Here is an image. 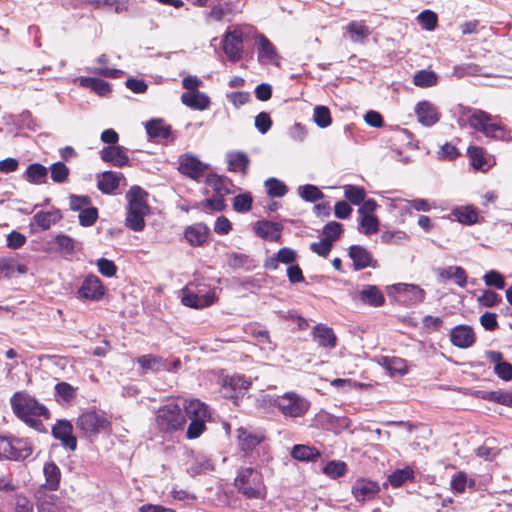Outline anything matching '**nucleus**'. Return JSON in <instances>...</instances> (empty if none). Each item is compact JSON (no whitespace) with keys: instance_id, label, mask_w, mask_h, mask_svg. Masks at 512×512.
I'll use <instances>...</instances> for the list:
<instances>
[{"instance_id":"obj_55","label":"nucleus","mask_w":512,"mask_h":512,"mask_svg":"<svg viewBox=\"0 0 512 512\" xmlns=\"http://www.w3.org/2000/svg\"><path fill=\"white\" fill-rule=\"evenodd\" d=\"M343 233V225L337 221H329L322 228L323 238L331 243L337 241Z\"/></svg>"},{"instance_id":"obj_7","label":"nucleus","mask_w":512,"mask_h":512,"mask_svg":"<svg viewBox=\"0 0 512 512\" xmlns=\"http://www.w3.org/2000/svg\"><path fill=\"white\" fill-rule=\"evenodd\" d=\"M234 486L247 499L260 498L262 475L252 467L241 468L234 480Z\"/></svg>"},{"instance_id":"obj_49","label":"nucleus","mask_w":512,"mask_h":512,"mask_svg":"<svg viewBox=\"0 0 512 512\" xmlns=\"http://www.w3.org/2000/svg\"><path fill=\"white\" fill-rule=\"evenodd\" d=\"M251 386V382L244 375H233L224 380V388H230L235 393L242 394Z\"/></svg>"},{"instance_id":"obj_41","label":"nucleus","mask_w":512,"mask_h":512,"mask_svg":"<svg viewBox=\"0 0 512 512\" xmlns=\"http://www.w3.org/2000/svg\"><path fill=\"white\" fill-rule=\"evenodd\" d=\"M237 432L240 448L245 453L251 452L263 441V436L254 434L243 427L239 428Z\"/></svg>"},{"instance_id":"obj_3","label":"nucleus","mask_w":512,"mask_h":512,"mask_svg":"<svg viewBox=\"0 0 512 512\" xmlns=\"http://www.w3.org/2000/svg\"><path fill=\"white\" fill-rule=\"evenodd\" d=\"M271 406L277 408L285 419L304 417L311 407L309 400L296 392H285L269 400Z\"/></svg>"},{"instance_id":"obj_26","label":"nucleus","mask_w":512,"mask_h":512,"mask_svg":"<svg viewBox=\"0 0 512 512\" xmlns=\"http://www.w3.org/2000/svg\"><path fill=\"white\" fill-rule=\"evenodd\" d=\"M312 337L320 347L333 349L336 346L337 337L333 329L325 324L319 323L315 325L312 331Z\"/></svg>"},{"instance_id":"obj_34","label":"nucleus","mask_w":512,"mask_h":512,"mask_svg":"<svg viewBox=\"0 0 512 512\" xmlns=\"http://www.w3.org/2000/svg\"><path fill=\"white\" fill-rule=\"evenodd\" d=\"M436 273L439 278L453 280L461 288L467 285V273L461 266L439 267L436 269Z\"/></svg>"},{"instance_id":"obj_62","label":"nucleus","mask_w":512,"mask_h":512,"mask_svg":"<svg viewBox=\"0 0 512 512\" xmlns=\"http://www.w3.org/2000/svg\"><path fill=\"white\" fill-rule=\"evenodd\" d=\"M483 281L486 286L494 287L496 289H504L505 288V278L504 276L497 270H490L486 272L483 276Z\"/></svg>"},{"instance_id":"obj_17","label":"nucleus","mask_w":512,"mask_h":512,"mask_svg":"<svg viewBox=\"0 0 512 512\" xmlns=\"http://www.w3.org/2000/svg\"><path fill=\"white\" fill-rule=\"evenodd\" d=\"M415 114L419 123L426 127H431L440 120V113L437 107L427 100L420 101L416 104Z\"/></svg>"},{"instance_id":"obj_20","label":"nucleus","mask_w":512,"mask_h":512,"mask_svg":"<svg viewBox=\"0 0 512 512\" xmlns=\"http://www.w3.org/2000/svg\"><path fill=\"white\" fill-rule=\"evenodd\" d=\"M451 343L462 349L471 347L475 342V333L468 325H457L450 331Z\"/></svg>"},{"instance_id":"obj_9","label":"nucleus","mask_w":512,"mask_h":512,"mask_svg":"<svg viewBox=\"0 0 512 512\" xmlns=\"http://www.w3.org/2000/svg\"><path fill=\"white\" fill-rule=\"evenodd\" d=\"M106 288L102 280L90 273L84 277L76 291V297L82 301L99 302L105 295Z\"/></svg>"},{"instance_id":"obj_32","label":"nucleus","mask_w":512,"mask_h":512,"mask_svg":"<svg viewBox=\"0 0 512 512\" xmlns=\"http://www.w3.org/2000/svg\"><path fill=\"white\" fill-rule=\"evenodd\" d=\"M33 447L28 439L11 436L10 460L24 461L32 455Z\"/></svg>"},{"instance_id":"obj_30","label":"nucleus","mask_w":512,"mask_h":512,"mask_svg":"<svg viewBox=\"0 0 512 512\" xmlns=\"http://www.w3.org/2000/svg\"><path fill=\"white\" fill-rule=\"evenodd\" d=\"M359 300L371 307H381L385 304V297L378 286L364 285L358 294Z\"/></svg>"},{"instance_id":"obj_43","label":"nucleus","mask_w":512,"mask_h":512,"mask_svg":"<svg viewBox=\"0 0 512 512\" xmlns=\"http://www.w3.org/2000/svg\"><path fill=\"white\" fill-rule=\"evenodd\" d=\"M228 182L230 183L231 180L227 176L219 175L217 173H209L205 180V183L214 190V194H220L223 196L231 193L230 189L226 185Z\"/></svg>"},{"instance_id":"obj_5","label":"nucleus","mask_w":512,"mask_h":512,"mask_svg":"<svg viewBox=\"0 0 512 512\" xmlns=\"http://www.w3.org/2000/svg\"><path fill=\"white\" fill-rule=\"evenodd\" d=\"M186 420L190 419L186 437L197 439L206 429V421L210 418L208 406L199 399L184 400Z\"/></svg>"},{"instance_id":"obj_46","label":"nucleus","mask_w":512,"mask_h":512,"mask_svg":"<svg viewBox=\"0 0 512 512\" xmlns=\"http://www.w3.org/2000/svg\"><path fill=\"white\" fill-rule=\"evenodd\" d=\"M299 196L306 202L315 203L324 198V193L313 184H305L298 187Z\"/></svg>"},{"instance_id":"obj_8","label":"nucleus","mask_w":512,"mask_h":512,"mask_svg":"<svg viewBox=\"0 0 512 512\" xmlns=\"http://www.w3.org/2000/svg\"><path fill=\"white\" fill-rule=\"evenodd\" d=\"M110 425L109 421L96 411L82 413L76 419V427L83 433L84 437L97 436Z\"/></svg>"},{"instance_id":"obj_33","label":"nucleus","mask_w":512,"mask_h":512,"mask_svg":"<svg viewBox=\"0 0 512 512\" xmlns=\"http://www.w3.org/2000/svg\"><path fill=\"white\" fill-rule=\"evenodd\" d=\"M291 457L299 462H316L321 458V452L316 447L306 444H295L290 452Z\"/></svg>"},{"instance_id":"obj_61","label":"nucleus","mask_w":512,"mask_h":512,"mask_svg":"<svg viewBox=\"0 0 512 512\" xmlns=\"http://www.w3.org/2000/svg\"><path fill=\"white\" fill-rule=\"evenodd\" d=\"M99 217L98 208L95 206L86 207L84 210L79 212V224L82 227H91L93 226Z\"/></svg>"},{"instance_id":"obj_57","label":"nucleus","mask_w":512,"mask_h":512,"mask_svg":"<svg viewBox=\"0 0 512 512\" xmlns=\"http://www.w3.org/2000/svg\"><path fill=\"white\" fill-rule=\"evenodd\" d=\"M253 197L249 192L241 193L233 198V209L238 213H247L252 209Z\"/></svg>"},{"instance_id":"obj_23","label":"nucleus","mask_w":512,"mask_h":512,"mask_svg":"<svg viewBox=\"0 0 512 512\" xmlns=\"http://www.w3.org/2000/svg\"><path fill=\"white\" fill-rule=\"evenodd\" d=\"M255 233L264 240L279 241L281 238L282 224L269 220H259L254 224Z\"/></svg>"},{"instance_id":"obj_42","label":"nucleus","mask_w":512,"mask_h":512,"mask_svg":"<svg viewBox=\"0 0 512 512\" xmlns=\"http://www.w3.org/2000/svg\"><path fill=\"white\" fill-rule=\"evenodd\" d=\"M467 155L473 169L483 172L488 170L489 166L485 157V151L482 147L470 145L467 148Z\"/></svg>"},{"instance_id":"obj_39","label":"nucleus","mask_w":512,"mask_h":512,"mask_svg":"<svg viewBox=\"0 0 512 512\" xmlns=\"http://www.w3.org/2000/svg\"><path fill=\"white\" fill-rule=\"evenodd\" d=\"M121 176V173L114 171H104L101 174V178H99L97 181V188L103 194H112L119 187Z\"/></svg>"},{"instance_id":"obj_29","label":"nucleus","mask_w":512,"mask_h":512,"mask_svg":"<svg viewBox=\"0 0 512 512\" xmlns=\"http://www.w3.org/2000/svg\"><path fill=\"white\" fill-rule=\"evenodd\" d=\"M451 215L462 225L472 226L479 222L477 209L472 204L454 207Z\"/></svg>"},{"instance_id":"obj_28","label":"nucleus","mask_w":512,"mask_h":512,"mask_svg":"<svg viewBox=\"0 0 512 512\" xmlns=\"http://www.w3.org/2000/svg\"><path fill=\"white\" fill-rule=\"evenodd\" d=\"M181 102L185 106L199 111L206 110L211 105L210 97L201 91L184 92L181 95Z\"/></svg>"},{"instance_id":"obj_54","label":"nucleus","mask_w":512,"mask_h":512,"mask_svg":"<svg viewBox=\"0 0 512 512\" xmlns=\"http://www.w3.org/2000/svg\"><path fill=\"white\" fill-rule=\"evenodd\" d=\"M313 121L320 128H326L331 125L332 117L327 106L317 105L313 112Z\"/></svg>"},{"instance_id":"obj_22","label":"nucleus","mask_w":512,"mask_h":512,"mask_svg":"<svg viewBox=\"0 0 512 512\" xmlns=\"http://www.w3.org/2000/svg\"><path fill=\"white\" fill-rule=\"evenodd\" d=\"M485 356L494 364V373L504 381L512 380V364L504 361L500 351L487 350Z\"/></svg>"},{"instance_id":"obj_6","label":"nucleus","mask_w":512,"mask_h":512,"mask_svg":"<svg viewBox=\"0 0 512 512\" xmlns=\"http://www.w3.org/2000/svg\"><path fill=\"white\" fill-rule=\"evenodd\" d=\"M10 405L13 413L20 420L29 416H43L46 419L50 418L48 408L27 391L15 392L10 398Z\"/></svg>"},{"instance_id":"obj_37","label":"nucleus","mask_w":512,"mask_h":512,"mask_svg":"<svg viewBox=\"0 0 512 512\" xmlns=\"http://www.w3.org/2000/svg\"><path fill=\"white\" fill-rule=\"evenodd\" d=\"M43 473L45 476L44 487L50 491H56L60 487L61 470L53 461L44 464Z\"/></svg>"},{"instance_id":"obj_16","label":"nucleus","mask_w":512,"mask_h":512,"mask_svg":"<svg viewBox=\"0 0 512 512\" xmlns=\"http://www.w3.org/2000/svg\"><path fill=\"white\" fill-rule=\"evenodd\" d=\"M257 44V57L260 64L271 63L273 65H279V54L273 43L262 33H257L255 36Z\"/></svg>"},{"instance_id":"obj_18","label":"nucleus","mask_w":512,"mask_h":512,"mask_svg":"<svg viewBox=\"0 0 512 512\" xmlns=\"http://www.w3.org/2000/svg\"><path fill=\"white\" fill-rule=\"evenodd\" d=\"M217 296L215 290H208L206 293H186L182 297V304L194 309L209 307L216 302Z\"/></svg>"},{"instance_id":"obj_12","label":"nucleus","mask_w":512,"mask_h":512,"mask_svg":"<svg viewBox=\"0 0 512 512\" xmlns=\"http://www.w3.org/2000/svg\"><path fill=\"white\" fill-rule=\"evenodd\" d=\"M398 296V301L406 306H416L425 300L426 292L415 284L396 283L388 287Z\"/></svg>"},{"instance_id":"obj_48","label":"nucleus","mask_w":512,"mask_h":512,"mask_svg":"<svg viewBox=\"0 0 512 512\" xmlns=\"http://www.w3.org/2000/svg\"><path fill=\"white\" fill-rule=\"evenodd\" d=\"M214 469L213 463L211 459H209L205 455H199L195 457L193 463L191 464L190 468L188 469L189 473L192 476L205 474L209 471H212Z\"/></svg>"},{"instance_id":"obj_10","label":"nucleus","mask_w":512,"mask_h":512,"mask_svg":"<svg viewBox=\"0 0 512 512\" xmlns=\"http://www.w3.org/2000/svg\"><path fill=\"white\" fill-rule=\"evenodd\" d=\"M244 34L240 26H235L232 30L227 29L222 37V48L227 58L235 63L242 58V43Z\"/></svg>"},{"instance_id":"obj_53","label":"nucleus","mask_w":512,"mask_h":512,"mask_svg":"<svg viewBox=\"0 0 512 512\" xmlns=\"http://www.w3.org/2000/svg\"><path fill=\"white\" fill-rule=\"evenodd\" d=\"M345 198L353 205H360L366 198V191L357 185H346L344 189Z\"/></svg>"},{"instance_id":"obj_24","label":"nucleus","mask_w":512,"mask_h":512,"mask_svg":"<svg viewBox=\"0 0 512 512\" xmlns=\"http://www.w3.org/2000/svg\"><path fill=\"white\" fill-rule=\"evenodd\" d=\"M226 162L228 164V171L230 172H241L243 174H247L250 158L244 151L240 150H231L228 151L225 155Z\"/></svg>"},{"instance_id":"obj_1","label":"nucleus","mask_w":512,"mask_h":512,"mask_svg":"<svg viewBox=\"0 0 512 512\" xmlns=\"http://www.w3.org/2000/svg\"><path fill=\"white\" fill-rule=\"evenodd\" d=\"M148 196V192L138 185L131 186L126 194L128 203L125 225L134 232H141L145 228V216L151 212L147 203Z\"/></svg>"},{"instance_id":"obj_40","label":"nucleus","mask_w":512,"mask_h":512,"mask_svg":"<svg viewBox=\"0 0 512 512\" xmlns=\"http://www.w3.org/2000/svg\"><path fill=\"white\" fill-rule=\"evenodd\" d=\"M227 257L228 266L234 270L244 269L251 271L257 266V262L247 254L232 252Z\"/></svg>"},{"instance_id":"obj_15","label":"nucleus","mask_w":512,"mask_h":512,"mask_svg":"<svg viewBox=\"0 0 512 512\" xmlns=\"http://www.w3.org/2000/svg\"><path fill=\"white\" fill-rule=\"evenodd\" d=\"M381 488L378 482L358 478L351 487V493L357 502H366L376 497Z\"/></svg>"},{"instance_id":"obj_51","label":"nucleus","mask_w":512,"mask_h":512,"mask_svg":"<svg viewBox=\"0 0 512 512\" xmlns=\"http://www.w3.org/2000/svg\"><path fill=\"white\" fill-rule=\"evenodd\" d=\"M48 169L51 172V179L54 183L62 184L68 180L70 169L64 162L57 161L52 163Z\"/></svg>"},{"instance_id":"obj_44","label":"nucleus","mask_w":512,"mask_h":512,"mask_svg":"<svg viewBox=\"0 0 512 512\" xmlns=\"http://www.w3.org/2000/svg\"><path fill=\"white\" fill-rule=\"evenodd\" d=\"M438 81V75L432 70H419L413 77V83L420 88H429L435 86Z\"/></svg>"},{"instance_id":"obj_63","label":"nucleus","mask_w":512,"mask_h":512,"mask_svg":"<svg viewBox=\"0 0 512 512\" xmlns=\"http://www.w3.org/2000/svg\"><path fill=\"white\" fill-rule=\"evenodd\" d=\"M501 300V296L490 289L483 290L482 294L477 298L479 305L487 308L494 307L500 303Z\"/></svg>"},{"instance_id":"obj_11","label":"nucleus","mask_w":512,"mask_h":512,"mask_svg":"<svg viewBox=\"0 0 512 512\" xmlns=\"http://www.w3.org/2000/svg\"><path fill=\"white\" fill-rule=\"evenodd\" d=\"M74 427L67 419H57L51 428V435L58 440L62 447L70 452L77 449V437L73 433Z\"/></svg>"},{"instance_id":"obj_47","label":"nucleus","mask_w":512,"mask_h":512,"mask_svg":"<svg viewBox=\"0 0 512 512\" xmlns=\"http://www.w3.org/2000/svg\"><path fill=\"white\" fill-rule=\"evenodd\" d=\"M414 478V471L406 466L402 469H396L394 470L389 476H388V482L391 486L398 488L402 486L406 481L411 480Z\"/></svg>"},{"instance_id":"obj_21","label":"nucleus","mask_w":512,"mask_h":512,"mask_svg":"<svg viewBox=\"0 0 512 512\" xmlns=\"http://www.w3.org/2000/svg\"><path fill=\"white\" fill-rule=\"evenodd\" d=\"M210 235V229L205 223H196L188 226L184 231V238L193 247L204 246Z\"/></svg>"},{"instance_id":"obj_27","label":"nucleus","mask_w":512,"mask_h":512,"mask_svg":"<svg viewBox=\"0 0 512 512\" xmlns=\"http://www.w3.org/2000/svg\"><path fill=\"white\" fill-rule=\"evenodd\" d=\"M62 214L59 209L52 211H39L34 214L32 222L30 223L31 231L34 232L33 226L36 225L42 231L48 230L53 224L59 222Z\"/></svg>"},{"instance_id":"obj_64","label":"nucleus","mask_w":512,"mask_h":512,"mask_svg":"<svg viewBox=\"0 0 512 512\" xmlns=\"http://www.w3.org/2000/svg\"><path fill=\"white\" fill-rule=\"evenodd\" d=\"M98 271L101 275L111 278L117 273V266L114 261L107 258H99L96 262Z\"/></svg>"},{"instance_id":"obj_19","label":"nucleus","mask_w":512,"mask_h":512,"mask_svg":"<svg viewBox=\"0 0 512 512\" xmlns=\"http://www.w3.org/2000/svg\"><path fill=\"white\" fill-rule=\"evenodd\" d=\"M126 150L127 149L121 145L106 146L101 149L100 158L115 167H124L129 163Z\"/></svg>"},{"instance_id":"obj_2","label":"nucleus","mask_w":512,"mask_h":512,"mask_svg":"<svg viewBox=\"0 0 512 512\" xmlns=\"http://www.w3.org/2000/svg\"><path fill=\"white\" fill-rule=\"evenodd\" d=\"M467 123L475 131L482 133L486 138L494 140H508L510 131L497 116L476 108H470L467 115Z\"/></svg>"},{"instance_id":"obj_56","label":"nucleus","mask_w":512,"mask_h":512,"mask_svg":"<svg viewBox=\"0 0 512 512\" xmlns=\"http://www.w3.org/2000/svg\"><path fill=\"white\" fill-rule=\"evenodd\" d=\"M55 396L57 401L69 403L76 397V389L67 382H59L55 385Z\"/></svg>"},{"instance_id":"obj_14","label":"nucleus","mask_w":512,"mask_h":512,"mask_svg":"<svg viewBox=\"0 0 512 512\" xmlns=\"http://www.w3.org/2000/svg\"><path fill=\"white\" fill-rule=\"evenodd\" d=\"M348 256L352 260L354 271H360L368 267H378V262L374 259L372 253L362 245H351L348 248Z\"/></svg>"},{"instance_id":"obj_36","label":"nucleus","mask_w":512,"mask_h":512,"mask_svg":"<svg viewBox=\"0 0 512 512\" xmlns=\"http://www.w3.org/2000/svg\"><path fill=\"white\" fill-rule=\"evenodd\" d=\"M379 364L390 376H404L408 373L406 361L400 357L382 356Z\"/></svg>"},{"instance_id":"obj_59","label":"nucleus","mask_w":512,"mask_h":512,"mask_svg":"<svg viewBox=\"0 0 512 512\" xmlns=\"http://www.w3.org/2000/svg\"><path fill=\"white\" fill-rule=\"evenodd\" d=\"M417 20L421 27L427 31L435 30L438 24V16L432 10H423L418 14Z\"/></svg>"},{"instance_id":"obj_45","label":"nucleus","mask_w":512,"mask_h":512,"mask_svg":"<svg viewBox=\"0 0 512 512\" xmlns=\"http://www.w3.org/2000/svg\"><path fill=\"white\" fill-rule=\"evenodd\" d=\"M137 363L144 370L160 371L165 368L163 359L153 354L139 356Z\"/></svg>"},{"instance_id":"obj_35","label":"nucleus","mask_w":512,"mask_h":512,"mask_svg":"<svg viewBox=\"0 0 512 512\" xmlns=\"http://www.w3.org/2000/svg\"><path fill=\"white\" fill-rule=\"evenodd\" d=\"M78 82L81 87L91 89L100 97H106L112 91L110 83L100 78L82 76Z\"/></svg>"},{"instance_id":"obj_38","label":"nucleus","mask_w":512,"mask_h":512,"mask_svg":"<svg viewBox=\"0 0 512 512\" xmlns=\"http://www.w3.org/2000/svg\"><path fill=\"white\" fill-rule=\"evenodd\" d=\"M56 251L62 256H72L76 253L78 246L81 244L71 236L59 233L54 237Z\"/></svg>"},{"instance_id":"obj_58","label":"nucleus","mask_w":512,"mask_h":512,"mask_svg":"<svg viewBox=\"0 0 512 512\" xmlns=\"http://www.w3.org/2000/svg\"><path fill=\"white\" fill-rule=\"evenodd\" d=\"M360 229L359 231L364 233L365 235H372L378 232L379 230V220L374 215H364L360 216Z\"/></svg>"},{"instance_id":"obj_52","label":"nucleus","mask_w":512,"mask_h":512,"mask_svg":"<svg viewBox=\"0 0 512 512\" xmlns=\"http://www.w3.org/2000/svg\"><path fill=\"white\" fill-rule=\"evenodd\" d=\"M265 187H266V191H267V194L270 196V197H283L287 194L288 192V187L287 185L275 178V177H270L268 178L265 183H264Z\"/></svg>"},{"instance_id":"obj_31","label":"nucleus","mask_w":512,"mask_h":512,"mask_svg":"<svg viewBox=\"0 0 512 512\" xmlns=\"http://www.w3.org/2000/svg\"><path fill=\"white\" fill-rule=\"evenodd\" d=\"M49 169L41 163L34 162L27 166L22 174V178L30 184L41 185L45 184L48 179Z\"/></svg>"},{"instance_id":"obj_25","label":"nucleus","mask_w":512,"mask_h":512,"mask_svg":"<svg viewBox=\"0 0 512 512\" xmlns=\"http://www.w3.org/2000/svg\"><path fill=\"white\" fill-rule=\"evenodd\" d=\"M145 130L150 139H169L172 136V127L166 124L163 118H151L146 121Z\"/></svg>"},{"instance_id":"obj_4","label":"nucleus","mask_w":512,"mask_h":512,"mask_svg":"<svg viewBox=\"0 0 512 512\" xmlns=\"http://www.w3.org/2000/svg\"><path fill=\"white\" fill-rule=\"evenodd\" d=\"M157 428L162 433H173L183 429L186 423V413L184 409V402H169L161 406L155 417Z\"/></svg>"},{"instance_id":"obj_13","label":"nucleus","mask_w":512,"mask_h":512,"mask_svg":"<svg viewBox=\"0 0 512 512\" xmlns=\"http://www.w3.org/2000/svg\"><path fill=\"white\" fill-rule=\"evenodd\" d=\"M209 168V164L202 162L197 156L191 153L180 156L179 172L193 180H198Z\"/></svg>"},{"instance_id":"obj_50","label":"nucleus","mask_w":512,"mask_h":512,"mask_svg":"<svg viewBox=\"0 0 512 512\" xmlns=\"http://www.w3.org/2000/svg\"><path fill=\"white\" fill-rule=\"evenodd\" d=\"M322 472L331 479H338L347 472V464L341 460H331L322 468Z\"/></svg>"},{"instance_id":"obj_60","label":"nucleus","mask_w":512,"mask_h":512,"mask_svg":"<svg viewBox=\"0 0 512 512\" xmlns=\"http://www.w3.org/2000/svg\"><path fill=\"white\" fill-rule=\"evenodd\" d=\"M14 124L20 129H28L31 131H36L38 128V125L29 110H24L17 115L14 120Z\"/></svg>"}]
</instances>
